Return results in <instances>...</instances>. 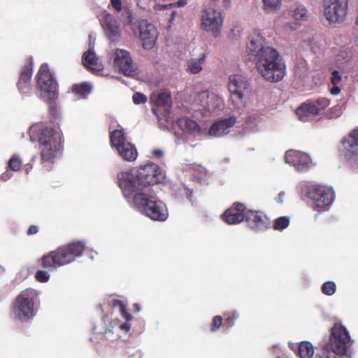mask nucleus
Returning a JSON list of instances; mask_svg holds the SVG:
<instances>
[{"instance_id": "1", "label": "nucleus", "mask_w": 358, "mask_h": 358, "mask_svg": "<svg viewBox=\"0 0 358 358\" xmlns=\"http://www.w3.org/2000/svg\"><path fill=\"white\" fill-rule=\"evenodd\" d=\"M260 36L251 37L247 45L250 59L255 62L257 72L270 83L281 81L286 74V66L279 52L273 48L264 46Z\"/></svg>"}, {"instance_id": "2", "label": "nucleus", "mask_w": 358, "mask_h": 358, "mask_svg": "<svg viewBox=\"0 0 358 358\" xmlns=\"http://www.w3.org/2000/svg\"><path fill=\"white\" fill-rule=\"evenodd\" d=\"M162 178L159 166L153 162L139 166L135 173L124 171L117 175L118 185L127 199L136 193L150 192L149 187L158 184Z\"/></svg>"}, {"instance_id": "3", "label": "nucleus", "mask_w": 358, "mask_h": 358, "mask_svg": "<svg viewBox=\"0 0 358 358\" xmlns=\"http://www.w3.org/2000/svg\"><path fill=\"white\" fill-rule=\"evenodd\" d=\"M85 250V246L83 242L76 241L43 255L40 262L41 266L45 270L38 271L35 273L36 280L40 282H48L50 278L48 271L73 262L83 255Z\"/></svg>"}, {"instance_id": "4", "label": "nucleus", "mask_w": 358, "mask_h": 358, "mask_svg": "<svg viewBox=\"0 0 358 358\" xmlns=\"http://www.w3.org/2000/svg\"><path fill=\"white\" fill-rule=\"evenodd\" d=\"M31 133L37 136L41 162L52 163L57 152L62 149L60 133L47 127L41 129L31 128Z\"/></svg>"}, {"instance_id": "5", "label": "nucleus", "mask_w": 358, "mask_h": 358, "mask_svg": "<svg viewBox=\"0 0 358 358\" xmlns=\"http://www.w3.org/2000/svg\"><path fill=\"white\" fill-rule=\"evenodd\" d=\"M130 199L138 210L150 219L161 222L167 219L169 213L166 205L152 197L150 192L136 193Z\"/></svg>"}, {"instance_id": "6", "label": "nucleus", "mask_w": 358, "mask_h": 358, "mask_svg": "<svg viewBox=\"0 0 358 358\" xmlns=\"http://www.w3.org/2000/svg\"><path fill=\"white\" fill-rule=\"evenodd\" d=\"M36 296V291L32 289H25L17 296L12 305V312L16 319L25 322L34 316Z\"/></svg>"}, {"instance_id": "7", "label": "nucleus", "mask_w": 358, "mask_h": 358, "mask_svg": "<svg viewBox=\"0 0 358 358\" xmlns=\"http://www.w3.org/2000/svg\"><path fill=\"white\" fill-rule=\"evenodd\" d=\"M36 85L44 101H50L57 97L58 85L45 64L41 66L36 75Z\"/></svg>"}, {"instance_id": "8", "label": "nucleus", "mask_w": 358, "mask_h": 358, "mask_svg": "<svg viewBox=\"0 0 358 358\" xmlns=\"http://www.w3.org/2000/svg\"><path fill=\"white\" fill-rule=\"evenodd\" d=\"M351 345L350 336L347 329L340 323H335L331 329L329 348L334 355H345Z\"/></svg>"}, {"instance_id": "9", "label": "nucleus", "mask_w": 358, "mask_h": 358, "mask_svg": "<svg viewBox=\"0 0 358 358\" xmlns=\"http://www.w3.org/2000/svg\"><path fill=\"white\" fill-rule=\"evenodd\" d=\"M306 196L314 203L315 207L319 211H324L331 205L334 192L332 187L314 185L307 188Z\"/></svg>"}, {"instance_id": "10", "label": "nucleus", "mask_w": 358, "mask_h": 358, "mask_svg": "<svg viewBox=\"0 0 358 358\" xmlns=\"http://www.w3.org/2000/svg\"><path fill=\"white\" fill-rule=\"evenodd\" d=\"M341 143L348 167L354 171H358V127L345 136Z\"/></svg>"}, {"instance_id": "11", "label": "nucleus", "mask_w": 358, "mask_h": 358, "mask_svg": "<svg viewBox=\"0 0 358 358\" xmlns=\"http://www.w3.org/2000/svg\"><path fill=\"white\" fill-rule=\"evenodd\" d=\"M110 142L124 160L133 162L136 159L138 156L136 148L126 141V137L122 130L115 129L110 132Z\"/></svg>"}, {"instance_id": "12", "label": "nucleus", "mask_w": 358, "mask_h": 358, "mask_svg": "<svg viewBox=\"0 0 358 358\" xmlns=\"http://www.w3.org/2000/svg\"><path fill=\"white\" fill-rule=\"evenodd\" d=\"M329 104L330 101L325 97L307 100L296 108V114L301 121L306 122L308 120L310 116L324 114Z\"/></svg>"}, {"instance_id": "13", "label": "nucleus", "mask_w": 358, "mask_h": 358, "mask_svg": "<svg viewBox=\"0 0 358 358\" xmlns=\"http://www.w3.org/2000/svg\"><path fill=\"white\" fill-rule=\"evenodd\" d=\"M324 15L330 22H341L348 12V0H324Z\"/></svg>"}, {"instance_id": "14", "label": "nucleus", "mask_w": 358, "mask_h": 358, "mask_svg": "<svg viewBox=\"0 0 358 358\" xmlns=\"http://www.w3.org/2000/svg\"><path fill=\"white\" fill-rule=\"evenodd\" d=\"M201 28L206 31H210L215 37L220 35L223 23V17L220 12L208 8L201 15Z\"/></svg>"}, {"instance_id": "15", "label": "nucleus", "mask_w": 358, "mask_h": 358, "mask_svg": "<svg viewBox=\"0 0 358 358\" xmlns=\"http://www.w3.org/2000/svg\"><path fill=\"white\" fill-rule=\"evenodd\" d=\"M114 64L126 76H134L136 69L128 51L116 49L113 53Z\"/></svg>"}, {"instance_id": "16", "label": "nucleus", "mask_w": 358, "mask_h": 358, "mask_svg": "<svg viewBox=\"0 0 358 358\" xmlns=\"http://www.w3.org/2000/svg\"><path fill=\"white\" fill-rule=\"evenodd\" d=\"M286 163L293 166L297 171H307L311 165V159L306 153L296 150H288L285 155Z\"/></svg>"}, {"instance_id": "17", "label": "nucleus", "mask_w": 358, "mask_h": 358, "mask_svg": "<svg viewBox=\"0 0 358 358\" xmlns=\"http://www.w3.org/2000/svg\"><path fill=\"white\" fill-rule=\"evenodd\" d=\"M245 220L248 227L256 232L262 231L271 227L269 219L259 210H247Z\"/></svg>"}, {"instance_id": "18", "label": "nucleus", "mask_w": 358, "mask_h": 358, "mask_svg": "<svg viewBox=\"0 0 358 358\" xmlns=\"http://www.w3.org/2000/svg\"><path fill=\"white\" fill-rule=\"evenodd\" d=\"M137 30L143 47L145 49H151L157 37V31L154 25L148 23L147 20H141L138 22Z\"/></svg>"}, {"instance_id": "19", "label": "nucleus", "mask_w": 358, "mask_h": 358, "mask_svg": "<svg viewBox=\"0 0 358 358\" xmlns=\"http://www.w3.org/2000/svg\"><path fill=\"white\" fill-rule=\"evenodd\" d=\"M246 208L243 203L235 202L222 214V220L229 224H236L245 220Z\"/></svg>"}, {"instance_id": "20", "label": "nucleus", "mask_w": 358, "mask_h": 358, "mask_svg": "<svg viewBox=\"0 0 358 358\" xmlns=\"http://www.w3.org/2000/svg\"><path fill=\"white\" fill-rule=\"evenodd\" d=\"M32 66L33 58L32 57L29 56L26 59L25 64L20 71V78L17 83V89L22 93H28L31 90Z\"/></svg>"}, {"instance_id": "21", "label": "nucleus", "mask_w": 358, "mask_h": 358, "mask_svg": "<svg viewBox=\"0 0 358 358\" xmlns=\"http://www.w3.org/2000/svg\"><path fill=\"white\" fill-rule=\"evenodd\" d=\"M248 86V81L244 76L238 74L229 76L228 88L233 98L241 100Z\"/></svg>"}, {"instance_id": "22", "label": "nucleus", "mask_w": 358, "mask_h": 358, "mask_svg": "<svg viewBox=\"0 0 358 358\" xmlns=\"http://www.w3.org/2000/svg\"><path fill=\"white\" fill-rule=\"evenodd\" d=\"M236 123V117L234 116L220 119L215 122L210 127L208 134L214 137H220L227 134L230 131V129Z\"/></svg>"}, {"instance_id": "23", "label": "nucleus", "mask_w": 358, "mask_h": 358, "mask_svg": "<svg viewBox=\"0 0 358 358\" xmlns=\"http://www.w3.org/2000/svg\"><path fill=\"white\" fill-rule=\"evenodd\" d=\"M102 25L110 41H115L120 37V24L113 15L110 13L105 15Z\"/></svg>"}, {"instance_id": "24", "label": "nucleus", "mask_w": 358, "mask_h": 358, "mask_svg": "<svg viewBox=\"0 0 358 358\" xmlns=\"http://www.w3.org/2000/svg\"><path fill=\"white\" fill-rule=\"evenodd\" d=\"M177 124L182 131L191 135L198 134L201 130L200 126L196 121L187 117L179 118Z\"/></svg>"}, {"instance_id": "25", "label": "nucleus", "mask_w": 358, "mask_h": 358, "mask_svg": "<svg viewBox=\"0 0 358 358\" xmlns=\"http://www.w3.org/2000/svg\"><path fill=\"white\" fill-rule=\"evenodd\" d=\"M69 92L73 94L75 99H85L92 92V85L87 82L73 84Z\"/></svg>"}, {"instance_id": "26", "label": "nucleus", "mask_w": 358, "mask_h": 358, "mask_svg": "<svg viewBox=\"0 0 358 358\" xmlns=\"http://www.w3.org/2000/svg\"><path fill=\"white\" fill-rule=\"evenodd\" d=\"M206 53L203 52L199 58H191L187 61V71L192 74H197L203 69V65L206 62Z\"/></svg>"}, {"instance_id": "27", "label": "nucleus", "mask_w": 358, "mask_h": 358, "mask_svg": "<svg viewBox=\"0 0 358 358\" xmlns=\"http://www.w3.org/2000/svg\"><path fill=\"white\" fill-rule=\"evenodd\" d=\"M290 15L295 20L306 21L308 18V13L306 8L301 4H295L289 10Z\"/></svg>"}, {"instance_id": "28", "label": "nucleus", "mask_w": 358, "mask_h": 358, "mask_svg": "<svg viewBox=\"0 0 358 358\" xmlns=\"http://www.w3.org/2000/svg\"><path fill=\"white\" fill-rule=\"evenodd\" d=\"M314 354V347L308 341H302L298 347L297 355L301 358H311Z\"/></svg>"}, {"instance_id": "29", "label": "nucleus", "mask_w": 358, "mask_h": 358, "mask_svg": "<svg viewBox=\"0 0 358 358\" xmlns=\"http://www.w3.org/2000/svg\"><path fill=\"white\" fill-rule=\"evenodd\" d=\"M208 102L207 105V108L208 110L215 111L217 110H222L224 107V101L223 99L216 95H213L208 96Z\"/></svg>"}, {"instance_id": "30", "label": "nucleus", "mask_w": 358, "mask_h": 358, "mask_svg": "<svg viewBox=\"0 0 358 358\" xmlns=\"http://www.w3.org/2000/svg\"><path fill=\"white\" fill-rule=\"evenodd\" d=\"M172 103L171 96L169 92H162L159 93L155 101V104L157 106H170Z\"/></svg>"}, {"instance_id": "31", "label": "nucleus", "mask_w": 358, "mask_h": 358, "mask_svg": "<svg viewBox=\"0 0 358 358\" xmlns=\"http://www.w3.org/2000/svg\"><path fill=\"white\" fill-rule=\"evenodd\" d=\"M83 65L85 67L92 68L97 63V57L93 51L85 52L82 57Z\"/></svg>"}, {"instance_id": "32", "label": "nucleus", "mask_w": 358, "mask_h": 358, "mask_svg": "<svg viewBox=\"0 0 358 358\" xmlns=\"http://www.w3.org/2000/svg\"><path fill=\"white\" fill-rule=\"evenodd\" d=\"M224 324L231 327L235 324V322L238 319L239 314L236 310L227 311L224 313Z\"/></svg>"}, {"instance_id": "33", "label": "nucleus", "mask_w": 358, "mask_h": 358, "mask_svg": "<svg viewBox=\"0 0 358 358\" xmlns=\"http://www.w3.org/2000/svg\"><path fill=\"white\" fill-rule=\"evenodd\" d=\"M22 164V162L18 155H13L8 162V167L13 171H18Z\"/></svg>"}, {"instance_id": "34", "label": "nucleus", "mask_w": 358, "mask_h": 358, "mask_svg": "<svg viewBox=\"0 0 358 358\" xmlns=\"http://www.w3.org/2000/svg\"><path fill=\"white\" fill-rule=\"evenodd\" d=\"M289 224V218L285 216L280 217L275 220L273 229L278 231H282L287 228Z\"/></svg>"}, {"instance_id": "35", "label": "nucleus", "mask_w": 358, "mask_h": 358, "mask_svg": "<svg viewBox=\"0 0 358 358\" xmlns=\"http://www.w3.org/2000/svg\"><path fill=\"white\" fill-rule=\"evenodd\" d=\"M321 290L324 294L327 296H331L336 291V285L333 281L325 282L322 285Z\"/></svg>"}, {"instance_id": "36", "label": "nucleus", "mask_w": 358, "mask_h": 358, "mask_svg": "<svg viewBox=\"0 0 358 358\" xmlns=\"http://www.w3.org/2000/svg\"><path fill=\"white\" fill-rule=\"evenodd\" d=\"M264 8L267 10H277L280 7V0H262Z\"/></svg>"}, {"instance_id": "37", "label": "nucleus", "mask_w": 358, "mask_h": 358, "mask_svg": "<svg viewBox=\"0 0 358 358\" xmlns=\"http://www.w3.org/2000/svg\"><path fill=\"white\" fill-rule=\"evenodd\" d=\"M223 324V318L220 315H215L213 317L210 325V331L213 332L217 331Z\"/></svg>"}, {"instance_id": "38", "label": "nucleus", "mask_w": 358, "mask_h": 358, "mask_svg": "<svg viewBox=\"0 0 358 358\" xmlns=\"http://www.w3.org/2000/svg\"><path fill=\"white\" fill-rule=\"evenodd\" d=\"M335 355L334 352L326 345L320 352H318L313 358H332Z\"/></svg>"}, {"instance_id": "39", "label": "nucleus", "mask_w": 358, "mask_h": 358, "mask_svg": "<svg viewBox=\"0 0 358 358\" xmlns=\"http://www.w3.org/2000/svg\"><path fill=\"white\" fill-rule=\"evenodd\" d=\"M132 100L135 104L145 103L148 99L147 96L140 92H136L132 96Z\"/></svg>"}, {"instance_id": "40", "label": "nucleus", "mask_w": 358, "mask_h": 358, "mask_svg": "<svg viewBox=\"0 0 358 358\" xmlns=\"http://www.w3.org/2000/svg\"><path fill=\"white\" fill-rule=\"evenodd\" d=\"M126 354L129 358H142L141 352L133 348H128Z\"/></svg>"}, {"instance_id": "41", "label": "nucleus", "mask_w": 358, "mask_h": 358, "mask_svg": "<svg viewBox=\"0 0 358 358\" xmlns=\"http://www.w3.org/2000/svg\"><path fill=\"white\" fill-rule=\"evenodd\" d=\"M342 80V77L337 70H334L332 72V76L331 78V82L333 85H338Z\"/></svg>"}, {"instance_id": "42", "label": "nucleus", "mask_w": 358, "mask_h": 358, "mask_svg": "<svg viewBox=\"0 0 358 358\" xmlns=\"http://www.w3.org/2000/svg\"><path fill=\"white\" fill-rule=\"evenodd\" d=\"M350 57V52L345 49H342L340 50L339 54L337 55V60L341 62V59L343 60H347Z\"/></svg>"}, {"instance_id": "43", "label": "nucleus", "mask_w": 358, "mask_h": 358, "mask_svg": "<svg viewBox=\"0 0 358 358\" xmlns=\"http://www.w3.org/2000/svg\"><path fill=\"white\" fill-rule=\"evenodd\" d=\"M120 315L124 317L127 322H129L132 319L131 315L127 311L126 306L124 304L122 307L120 309Z\"/></svg>"}, {"instance_id": "44", "label": "nucleus", "mask_w": 358, "mask_h": 358, "mask_svg": "<svg viewBox=\"0 0 358 358\" xmlns=\"http://www.w3.org/2000/svg\"><path fill=\"white\" fill-rule=\"evenodd\" d=\"M49 112L50 115L55 118L57 117V116L59 115V110L57 107V105L55 103H50Z\"/></svg>"}, {"instance_id": "45", "label": "nucleus", "mask_w": 358, "mask_h": 358, "mask_svg": "<svg viewBox=\"0 0 358 358\" xmlns=\"http://www.w3.org/2000/svg\"><path fill=\"white\" fill-rule=\"evenodd\" d=\"M110 4L117 12H120L122 10L121 0H110Z\"/></svg>"}, {"instance_id": "46", "label": "nucleus", "mask_w": 358, "mask_h": 358, "mask_svg": "<svg viewBox=\"0 0 358 358\" xmlns=\"http://www.w3.org/2000/svg\"><path fill=\"white\" fill-rule=\"evenodd\" d=\"M123 305H124V303L122 301L118 300V299H113L110 302V306L112 308L118 307L119 310L120 309L121 307H122Z\"/></svg>"}, {"instance_id": "47", "label": "nucleus", "mask_w": 358, "mask_h": 358, "mask_svg": "<svg viewBox=\"0 0 358 358\" xmlns=\"http://www.w3.org/2000/svg\"><path fill=\"white\" fill-rule=\"evenodd\" d=\"M13 174L9 171H6L0 176V179L5 182L12 177Z\"/></svg>"}, {"instance_id": "48", "label": "nucleus", "mask_w": 358, "mask_h": 358, "mask_svg": "<svg viewBox=\"0 0 358 358\" xmlns=\"http://www.w3.org/2000/svg\"><path fill=\"white\" fill-rule=\"evenodd\" d=\"M38 231V227L36 225H31L27 231L28 235H33L36 234Z\"/></svg>"}, {"instance_id": "49", "label": "nucleus", "mask_w": 358, "mask_h": 358, "mask_svg": "<svg viewBox=\"0 0 358 358\" xmlns=\"http://www.w3.org/2000/svg\"><path fill=\"white\" fill-rule=\"evenodd\" d=\"M130 328H131V325L129 323V322H127V320L125 322L121 324L120 326V329L125 332H128L129 331Z\"/></svg>"}, {"instance_id": "50", "label": "nucleus", "mask_w": 358, "mask_h": 358, "mask_svg": "<svg viewBox=\"0 0 358 358\" xmlns=\"http://www.w3.org/2000/svg\"><path fill=\"white\" fill-rule=\"evenodd\" d=\"M341 92V89L338 85H334L333 87L331 89V93L334 95H336L339 94Z\"/></svg>"}, {"instance_id": "51", "label": "nucleus", "mask_w": 358, "mask_h": 358, "mask_svg": "<svg viewBox=\"0 0 358 358\" xmlns=\"http://www.w3.org/2000/svg\"><path fill=\"white\" fill-rule=\"evenodd\" d=\"M152 155L157 158H160L163 156V152L160 150H155L152 151Z\"/></svg>"}, {"instance_id": "52", "label": "nucleus", "mask_w": 358, "mask_h": 358, "mask_svg": "<svg viewBox=\"0 0 358 358\" xmlns=\"http://www.w3.org/2000/svg\"><path fill=\"white\" fill-rule=\"evenodd\" d=\"M284 196H285V193L284 192L279 193L278 195V197L276 199L278 203H282L283 202V197H284Z\"/></svg>"}, {"instance_id": "53", "label": "nucleus", "mask_w": 358, "mask_h": 358, "mask_svg": "<svg viewBox=\"0 0 358 358\" xmlns=\"http://www.w3.org/2000/svg\"><path fill=\"white\" fill-rule=\"evenodd\" d=\"M187 0H179L178 2H177V5L178 6H182L184 5H185L187 3L186 2Z\"/></svg>"}, {"instance_id": "54", "label": "nucleus", "mask_w": 358, "mask_h": 358, "mask_svg": "<svg viewBox=\"0 0 358 358\" xmlns=\"http://www.w3.org/2000/svg\"><path fill=\"white\" fill-rule=\"evenodd\" d=\"M134 309H135L136 311H139V310H140V306H139V305H138V304H137V303H135V304L134 305Z\"/></svg>"}, {"instance_id": "55", "label": "nucleus", "mask_w": 358, "mask_h": 358, "mask_svg": "<svg viewBox=\"0 0 358 358\" xmlns=\"http://www.w3.org/2000/svg\"><path fill=\"white\" fill-rule=\"evenodd\" d=\"M224 1L227 3L229 1V0H224Z\"/></svg>"}]
</instances>
